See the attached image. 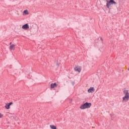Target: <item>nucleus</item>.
I'll list each match as a JSON object with an SVG mask.
<instances>
[{
    "label": "nucleus",
    "mask_w": 129,
    "mask_h": 129,
    "mask_svg": "<svg viewBox=\"0 0 129 129\" xmlns=\"http://www.w3.org/2000/svg\"><path fill=\"white\" fill-rule=\"evenodd\" d=\"M91 105H92L91 103L86 102L80 107V109L82 110L88 109L91 107Z\"/></svg>",
    "instance_id": "nucleus-2"
},
{
    "label": "nucleus",
    "mask_w": 129,
    "mask_h": 129,
    "mask_svg": "<svg viewBox=\"0 0 129 129\" xmlns=\"http://www.w3.org/2000/svg\"><path fill=\"white\" fill-rule=\"evenodd\" d=\"M95 91V89L94 87H90L88 90V93H93Z\"/></svg>",
    "instance_id": "nucleus-4"
},
{
    "label": "nucleus",
    "mask_w": 129,
    "mask_h": 129,
    "mask_svg": "<svg viewBox=\"0 0 129 129\" xmlns=\"http://www.w3.org/2000/svg\"><path fill=\"white\" fill-rule=\"evenodd\" d=\"M29 14V12H28V10H25L23 12V15L26 16V15H28Z\"/></svg>",
    "instance_id": "nucleus-11"
},
{
    "label": "nucleus",
    "mask_w": 129,
    "mask_h": 129,
    "mask_svg": "<svg viewBox=\"0 0 129 129\" xmlns=\"http://www.w3.org/2000/svg\"><path fill=\"white\" fill-rule=\"evenodd\" d=\"M29 28L30 27L29 26V25H28V24H26L22 26V29L23 30H28V29H29Z\"/></svg>",
    "instance_id": "nucleus-9"
},
{
    "label": "nucleus",
    "mask_w": 129,
    "mask_h": 129,
    "mask_svg": "<svg viewBox=\"0 0 129 129\" xmlns=\"http://www.w3.org/2000/svg\"><path fill=\"white\" fill-rule=\"evenodd\" d=\"M57 86H58V85H57V84L56 83L51 84L50 85V88H51V89L55 88L57 87Z\"/></svg>",
    "instance_id": "nucleus-10"
},
{
    "label": "nucleus",
    "mask_w": 129,
    "mask_h": 129,
    "mask_svg": "<svg viewBox=\"0 0 129 129\" xmlns=\"http://www.w3.org/2000/svg\"><path fill=\"white\" fill-rule=\"evenodd\" d=\"M106 7L107 9H110L111 8H112L113 5H116V2L114 0H106Z\"/></svg>",
    "instance_id": "nucleus-1"
},
{
    "label": "nucleus",
    "mask_w": 129,
    "mask_h": 129,
    "mask_svg": "<svg viewBox=\"0 0 129 129\" xmlns=\"http://www.w3.org/2000/svg\"><path fill=\"white\" fill-rule=\"evenodd\" d=\"M4 117V114H3L2 113H0V118H3Z\"/></svg>",
    "instance_id": "nucleus-12"
},
{
    "label": "nucleus",
    "mask_w": 129,
    "mask_h": 129,
    "mask_svg": "<svg viewBox=\"0 0 129 129\" xmlns=\"http://www.w3.org/2000/svg\"><path fill=\"white\" fill-rule=\"evenodd\" d=\"M75 70L79 72V73H80V72H81V67L80 66L75 67Z\"/></svg>",
    "instance_id": "nucleus-6"
},
{
    "label": "nucleus",
    "mask_w": 129,
    "mask_h": 129,
    "mask_svg": "<svg viewBox=\"0 0 129 129\" xmlns=\"http://www.w3.org/2000/svg\"><path fill=\"white\" fill-rule=\"evenodd\" d=\"M123 93L124 96H127L129 97L128 90L124 89V91H123Z\"/></svg>",
    "instance_id": "nucleus-5"
},
{
    "label": "nucleus",
    "mask_w": 129,
    "mask_h": 129,
    "mask_svg": "<svg viewBox=\"0 0 129 129\" xmlns=\"http://www.w3.org/2000/svg\"><path fill=\"white\" fill-rule=\"evenodd\" d=\"M129 97L124 96L122 97V102H127L128 101Z\"/></svg>",
    "instance_id": "nucleus-7"
},
{
    "label": "nucleus",
    "mask_w": 129,
    "mask_h": 129,
    "mask_svg": "<svg viewBox=\"0 0 129 129\" xmlns=\"http://www.w3.org/2000/svg\"><path fill=\"white\" fill-rule=\"evenodd\" d=\"M13 102H11L10 103H6L5 105V108L6 109H10L11 108V105L13 104Z\"/></svg>",
    "instance_id": "nucleus-3"
},
{
    "label": "nucleus",
    "mask_w": 129,
    "mask_h": 129,
    "mask_svg": "<svg viewBox=\"0 0 129 129\" xmlns=\"http://www.w3.org/2000/svg\"><path fill=\"white\" fill-rule=\"evenodd\" d=\"M15 47H16V45L12 44V42H10V46L9 47V49L10 51H12V50H15Z\"/></svg>",
    "instance_id": "nucleus-8"
}]
</instances>
